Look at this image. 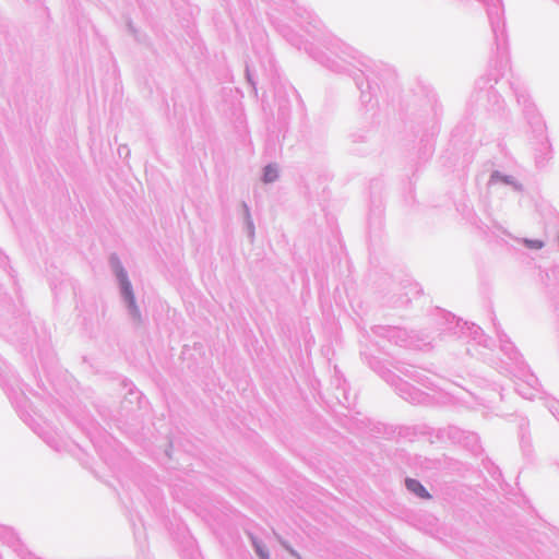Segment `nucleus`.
Instances as JSON below:
<instances>
[{
	"mask_svg": "<svg viewBox=\"0 0 559 559\" xmlns=\"http://www.w3.org/2000/svg\"><path fill=\"white\" fill-rule=\"evenodd\" d=\"M257 551L262 559H269L267 552L264 551L259 545H255Z\"/></svg>",
	"mask_w": 559,
	"mask_h": 559,
	"instance_id": "4",
	"label": "nucleus"
},
{
	"mask_svg": "<svg viewBox=\"0 0 559 559\" xmlns=\"http://www.w3.org/2000/svg\"><path fill=\"white\" fill-rule=\"evenodd\" d=\"M406 487L408 490L417 495L423 499H430L429 492L425 489V487L416 479H407Z\"/></svg>",
	"mask_w": 559,
	"mask_h": 559,
	"instance_id": "1",
	"label": "nucleus"
},
{
	"mask_svg": "<svg viewBox=\"0 0 559 559\" xmlns=\"http://www.w3.org/2000/svg\"><path fill=\"white\" fill-rule=\"evenodd\" d=\"M525 245L531 249H540L543 248L544 243L542 240H530L525 239Z\"/></svg>",
	"mask_w": 559,
	"mask_h": 559,
	"instance_id": "3",
	"label": "nucleus"
},
{
	"mask_svg": "<svg viewBox=\"0 0 559 559\" xmlns=\"http://www.w3.org/2000/svg\"><path fill=\"white\" fill-rule=\"evenodd\" d=\"M276 177H277V174H276V170L274 168H272L271 166L265 168L264 180L266 182L273 181Z\"/></svg>",
	"mask_w": 559,
	"mask_h": 559,
	"instance_id": "2",
	"label": "nucleus"
}]
</instances>
